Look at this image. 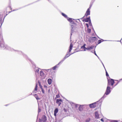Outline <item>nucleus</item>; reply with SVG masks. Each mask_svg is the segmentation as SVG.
Instances as JSON below:
<instances>
[{"label": "nucleus", "instance_id": "7c9ffc66", "mask_svg": "<svg viewBox=\"0 0 122 122\" xmlns=\"http://www.w3.org/2000/svg\"><path fill=\"white\" fill-rule=\"evenodd\" d=\"M105 70L106 71V76H109V75H108L107 72V71L106 69H105Z\"/></svg>", "mask_w": 122, "mask_h": 122}, {"label": "nucleus", "instance_id": "864d4df0", "mask_svg": "<svg viewBox=\"0 0 122 122\" xmlns=\"http://www.w3.org/2000/svg\"><path fill=\"white\" fill-rule=\"evenodd\" d=\"M98 37L99 38H99V37Z\"/></svg>", "mask_w": 122, "mask_h": 122}, {"label": "nucleus", "instance_id": "dca6fc26", "mask_svg": "<svg viewBox=\"0 0 122 122\" xmlns=\"http://www.w3.org/2000/svg\"><path fill=\"white\" fill-rule=\"evenodd\" d=\"M84 105H80L78 108V110L80 111H82L83 110V107Z\"/></svg>", "mask_w": 122, "mask_h": 122}, {"label": "nucleus", "instance_id": "6e6d98bb", "mask_svg": "<svg viewBox=\"0 0 122 122\" xmlns=\"http://www.w3.org/2000/svg\"><path fill=\"white\" fill-rule=\"evenodd\" d=\"M6 106H7V105H6Z\"/></svg>", "mask_w": 122, "mask_h": 122}, {"label": "nucleus", "instance_id": "5701e85b", "mask_svg": "<svg viewBox=\"0 0 122 122\" xmlns=\"http://www.w3.org/2000/svg\"><path fill=\"white\" fill-rule=\"evenodd\" d=\"M35 97L36 98L37 100H40V98L36 94L35 95Z\"/></svg>", "mask_w": 122, "mask_h": 122}, {"label": "nucleus", "instance_id": "f8f14e48", "mask_svg": "<svg viewBox=\"0 0 122 122\" xmlns=\"http://www.w3.org/2000/svg\"><path fill=\"white\" fill-rule=\"evenodd\" d=\"M71 36L72 35V33H73V32L76 31V30H75L76 28L73 25H71Z\"/></svg>", "mask_w": 122, "mask_h": 122}, {"label": "nucleus", "instance_id": "ddd939ff", "mask_svg": "<svg viewBox=\"0 0 122 122\" xmlns=\"http://www.w3.org/2000/svg\"><path fill=\"white\" fill-rule=\"evenodd\" d=\"M62 102V101L61 99H57L56 100V103L59 105V106H60L61 104V102Z\"/></svg>", "mask_w": 122, "mask_h": 122}, {"label": "nucleus", "instance_id": "bb28decb", "mask_svg": "<svg viewBox=\"0 0 122 122\" xmlns=\"http://www.w3.org/2000/svg\"><path fill=\"white\" fill-rule=\"evenodd\" d=\"M91 30L90 29L88 28L87 30V31L88 32L90 33L91 32Z\"/></svg>", "mask_w": 122, "mask_h": 122}, {"label": "nucleus", "instance_id": "0eeeda50", "mask_svg": "<svg viewBox=\"0 0 122 122\" xmlns=\"http://www.w3.org/2000/svg\"><path fill=\"white\" fill-rule=\"evenodd\" d=\"M96 39V37H91L89 38L88 41L90 42H93L95 41Z\"/></svg>", "mask_w": 122, "mask_h": 122}, {"label": "nucleus", "instance_id": "f03ea898", "mask_svg": "<svg viewBox=\"0 0 122 122\" xmlns=\"http://www.w3.org/2000/svg\"><path fill=\"white\" fill-rule=\"evenodd\" d=\"M73 46V44L72 43H71L70 44V47H69V51L68 52H67V53L66 54V55L62 59V60H61V62H63L67 57H69L70 56L71 54H73V53H72L71 54H69V53L70 52L71 50L72 49V47Z\"/></svg>", "mask_w": 122, "mask_h": 122}, {"label": "nucleus", "instance_id": "09e8293b", "mask_svg": "<svg viewBox=\"0 0 122 122\" xmlns=\"http://www.w3.org/2000/svg\"><path fill=\"white\" fill-rule=\"evenodd\" d=\"M97 56L98 57V58L99 59V57Z\"/></svg>", "mask_w": 122, "mask_h": 122}, {"label": "nucleus", "instance_id": "8fccbe9b", "mask_svg": "<svg viewBox=\"0 0 122 122\" xmlns=\"http://www.w3.org/2000/svg\"><path fill=\"white\" fill-rule=\"evenodd\" d=\"M11 12V11H9V13H10Z\"/></svg>", "mask_w": 122, "mask_h": 122}, {"label": "nucleus", "instance_id": "423d86ee", "mask_svg": "<svg viewBox=\"0 0 122 122\" xmlns=\"http://www.w3.org/2000/svg\"><path fill=\"white\" fill-rule=\"evenodd\" d=\"M99 101L97 102H96L94 103L91 104H89V106L91 108H94L97 106V103Z\"/></svg>", "mask_w": 122, "mask_h": 122}, {"label": "nucleus", "instance_id": "37998d69", "mask_svg": "<svg viewBox=\"0 0 122 122\" xmlns=\"http://www.w3.org/2000/svg\"><path fill=\"white\" fill-rule=\"evenodd\" d=\"M119 82V81L117 83V84H116V85L115 86H116V85H117L118 84V82Z\"/></svg>", "mask_w": 122, "mask_h": 122}, {"label": "nucleus", "instance_id": "de8ad7c7", "mask_svg": "<svg viewBox=\"0 0 122 122\" xmlns=\"http://www.w3.org/2000/svg\"><path fill=\"white\" fill-rule=\"evenodd\" d=\"M97 56L98 57V58L99 59V57Z\"/></svg>", "mask_w": 122, "mask_h": 122}, {"label": "nucleus", "instance_id": "39448f33", "mask_svg": "<svg viewBox=\"0 0 122 122\" xmlns=\"http://www.w3.org/2000/svg\"><path fill=\"white\" fill-rule=\"evenodd\" d=\"M111 89H112V88L110 86H107L105 92V94L106 95H108L111 92Z\"/></svg>", "mask_w": 122, "mask_h": 122}, {"label": "nucleus", "instance_id": "79ce46f5", "mask_svg": "<svg viewBox=\"0 0 122 122\" xmlns=\"http://www.w3.org/2000/svg\"><path fill=\"white\" fill-rule=\"evenodd\" d=\"M86 46V44H84L82 46H84V47H85V46Z\"/></svg>", "mask_w": 122, "mask_h": 122}, {"label": "nucleus", "instance_id": "9d476101", "mask_svg": "<svg viewBox=\"0 0 122 122\" xmlns=\"http://www.w3.org/2000/svg\"><path fill=\"white\" fill-rule=\"evenodd\" d=\"M67 19L68 20L71 24H75L74 21V19L68 17Z\"/></svg>", "mask_w": 122, "mask_h": 122}, {"label": "nucleus", "instance_id": "3c124183", "mask_svg": "<svg viewBox=\"0 0 122 122\" xmlns=\"http://www.w3.org/2000/svg\"><path fill=\"white\" fill-rule=\"evenodd\" d=\"M13 10V11H15V10Z\"/></svg>", "mask_w": 122, "mask_h": 122}, {"label": "nucleus", "instance_id": "49530a36", "mask_svg": "<svg viewBox=\"0 0 122 122\" xmlns=\"http://www.w3.org/2000/svg\"><path fill=\"white\" fill-rule=\"evenodd\" d=\"M97 56L98 57V58L99 59V57Z\"/></svg>", "mask_w": 122, "mask_h": 122}, {"label": "nucleus", "instance_id": "2f4dec72", "mask_svg": "<svg viewBox=\"0 0 122 122\" xmlns=\"http://www.w3.org/2000/svg\"><path fill=\"white\" fill-rule=\"evenodd\" d=\"M110 122H117V121L116 120H112Z\"/></svg>", "mask_w": 122, "mask_h": 122}, {"label": "nucleus", "instance_id": "a18cd8bd", "mask_svg": "<svg viewBox=\"0 0 122 122\" xmlns=\"http://www.w3.org/2000/svg\"><path fill=\"white\" fill-rule=\"evenodd\" d=\"M100 61H101V62L102 63H102H103L102 62V61L101 60H100Z\"/></svg>", "mask_w": 122, "mask_h": 122}, {"label": "nucleus", "instance_id": "1a4fd4ad", "mask_svg": "<svg viewBox=\"0 0 122 122\" xmlns=\"http://www.w3.org/2000/svg\"><path fill=\"white\" fill-rule=\"evenodd\" d=\"M91 6H90L89 8L88 9L85 14V16L83 17H84L85 16H86V17H87L88 15H90V10L91 8Z\"/></svg>", "mask_w": 122, "mask_h": 122}, {"label": "nucleus", "instance_id": "f3484780", "mask_svg": "<svg viewBox=\"0 0 122 122\" xmlns=\"http://www.w3.org/2000/svg\"><path fill=\"white\" fill-rule=\"evenodd\" d=\"M91 20L90 16L88 17L86 19L84 20V21L86 22H88L89 21H90Z\"/></svg>", "mask_w": 122, "mask_h": 122}, {"label": "nucleus", "instance_id": "393cba45", "mask_svg": "<svg viewBox=\"0 0 122 122\" xmlns=\"http://www.w3.org/2000/svg\"><path fill=\"white\" fill-rule=\"evenodd\" d=\"M58 111V109L57 108H56L54 111V113H56L57 114Z\"/></svg>", "mask_w": 122, "mask_h": 122}, {"label": "nucleus", "instance_id": "e433bc0d", "mask_svg": "<svg viewBox=\"0 0 122 122\" xmlns=\"http://www.w3.org/2000/svg\"><path fill=\"white\" fill-rule=\"evenodd\" d=\"M94 54L96 56H97V55L96 53V52H95V51H94Z\"/></svg>", "mask_w": 122, "mask_h": 122}, {"label": "nucleus", "instance_id": "c03bdc74", "mask_svg": "<svg viewBox=\"0 0 122 122\" xmlns=\"http://www.w3.org/2000/svg\"><path fill=\"white\" fill-rule=\"evenodd\" d=\"M102 65H103V66L104 67V68H105V67L104 66V64H103V63H102Z\"/></svg>", "mask_w": 122, "mask_h": 122}, {"label": "nucleus", "instance_id": "f257e3e1", "mask_svg": "<svg viewBox=\"0 0 122 122\" xmlns=\"http://www.w3.org/2000/svg\"><path fill=\"white\" fill-rule=\"evenodd\" d=\"M0 47L2 49H7L10 50L12 51H17L18 53L20 54H22L24 56L26 57L27 59L29 61L31 62L32 64H34L33 62H32L30 59L28 58L27 57L26 55L24 54L21 51H18V50H15L11 48L10 47L8 46L7 45H5L4 42L3 41L2 39V36L1 33H0Z\"/></svg>", "mask_w": 122, "mask_h": 122}, {"label": "nucleus", "instance_id": "c85d7f7f", "mask_svg": "<svg viewBox=\"0 0 122 122\" xmlns=\"http://www.w3.org/2000/svg\"><path fill=\"white\" fill-rule=\"evenodd\" d=\"M89 25L90 26H92V23L91 22V20L90 21H89Z\"/></svg>", "mask_w": 122, "mask_h": 122}, {"label": "nucleus", "instance_id": "c9c22d12", "mask_svg": "<svg viewBox=\"0 0 122 122\" xmlns=\"http://www.w3.org/2000/svg\"><path fill=\"white\" fill-rule=\"evenodd\" d=\"M101 120L102 122H104V120L103 119V118H102L101 119Z\"/></svg>", "mask_w": 122, "mask_h": 122}, {"label": "nucleus", "instance_id": "b1692460", "mask_svg": "<svg viewBox=\"0 0 122 122\" xmlns=\"http://www.w3.org/2000/svg\"><path fill=\"white\" fill-rule=\"evenodd\" d=\"M39 68H37V69H36V70H35V72L36 74H39Z\"/></svg>", "mask_w": 122, "mask_h": 122}, {"label": "nucleus", "instance_id": "6e6552de", "mask_svg": "<svg viewBox=\"0 0 122 122\" xmlns=\"http://www.w3.org/2000/svg\"><path fill=\"white\" fill-rule=\"evenodd\" d=\"M3 16L2 15L0 14V28L1 26L3 23L4 22V20L5 18V16L4 17V18L3 20H2Z\"/></svg>", "mask_w": 122, "mask_h": 122}, {"label": "nucleus", "instance_id": "c756f323", "mask_svg": "<svg viewBox=\"0 0 122 122\" xmlns=\"http://www.w3.org/2000/svg\"><path fill=\"white\" fill-rule=\"evenodd\" d=\"M37 90V87H35V89L34 90V92L35 93H36V91Z\"/></svg>", "mask_w": 122, "mask_h": 122}, {"label": "nucleus", "instance_id": "4be33fe9", "mask_svg": "<svg viewBox=\"0 0 122 122\" xmlns=\"http://www.w3.org/2000/svg\"><path fill=\"white\" fill-rule=\"evenodd\" d=\"M61 14L65 18H68L67 16V15H66L64 14V13H61Z\"/></svg>", "mask_w": 122, "mask_h": 122}, {"label": "nucleus", "instance_id": "a19ab883", "mask_svg": "<svg viewBox=\"0 0 122 122\" xmlns=\"http://www.w3.org/2000/svg\"><path fill=\"white\" fill-rule=\"evenodd\" d=\"M37 84L36 85V87H37Z\"/></svg>", "mask_w": 122, "mask_h": 122}, {"label": "nucleus", "instance_id": "72a5a7b5", "mask_svg": "<svg viewBox=\"0 0 122 122\" xmlns=\"http://www.w3.org/2000/svg\"><path fill=\"white\" fill-rule=\"evenodd\" d=\"M59 97V95H56V97L58 98Z\"/></svg>", "mask_w": 122, "mask_h": 122}, {"label": "nucleus", "instance_id": "7ed1b4c3", "mask_svg": "<svg viewBox=\"0 0 122 122\" xmlns=\"http://www.w3.org/2000/svg\"><path fill=\"white\" fill-rule=\"evenodd\" d=\"M62 63L61 62V61L58 64L56 65L55 66L53 67L51 69H48L47 70L43 69V70H45L47 72L49 71H51V69H52L53 70H55L56 68H58L59 67V65L60 63Z\"/></svg>", "mask_w": 122, "mask_h": 122}, {"label": "nucleus", "instance_id": "a878e982", "mask_svg": "<svg viewBox=\"0 0 122 122\" xmlns=\"http://www.w3.org/2000/svg\"><path fill=\"white\" fill-rule=\"evenodd\" d=\"M73 105H74L75 107V108H76L77 106H78L79 105H78V104H74V103H73Z\"/></svg>", "mask_w": 122, "mask_h": 122}, {"label": "nucleus", "instance_id": "9b49d317", "mask_svg": "<svg viewBox=\"0 0 122 122\" xmlns=\"http://www.w3.org/2000/svg\"><path fill=\"white\" fill-rule=\"evenodd\" d=\"M40 74L42 79H43L45 78V74L42 71H40Z\"/></svg>", "mask_w": 122, "mask_h": 122}, {"label": "nucleus", "instance_id": "2eb2a0df", "mask_svg": "<svg viewBox=\"0 0 122 122\" xmlns=\"http://www.w3.org/2000/svg\"><path fill=\"white\" fill-rule=\"evenodd\" d=\"M106 94H105V92L103 96L101 98L99 101H101V102H102L103 99L106 97Z\"/></svg>", "mask_w": 122, "mask_h": 122}, {"label": "nucleus", "instance_id": "aec40b11", "mask_svg": "<svg viewBox=\"0 0 122 122\" xmlns=\"http://www.w3.org/2000/svg\"><path fill=\"white\" fill-rule=\"evenodd\" d=\"M52 80L50 78L48 79L47 80V82L48 84L50 85H51V83Z\"/></svg>", "mask_w": 122, "mask_h": 122}, {"label": "nucleus", "instance_id": "a211bd4d", "mask_svg": "<svg viewBox=\"0 0 122 122\" xmlns=\"http://www.w3.org/2000/svg\"><path fill=\"white\" fill-rule=\"evenodd\" d=\"M95 114L96 118H98L99 117V115L98 112H95Z\"/></svg>", "mask_w": 122, "mask_h": 122}, {"label": "nucleus", "instance_id": "58836bf2", "mask_svg": "<svg viewBox=\"0 0 122 122\" xmlns=\"http://www.w3.org/2000/svg\"><path fill=\"white\" fill-rule=\"evenodd\" d=\"M54 115L55 116H56V113H54Z\"/></svg>", "mask_w": 122, "mask_h": 122}, {"label": "nucleus", "instance_id": "473e14b6", "mask_svg": "<svg viewBox=\"0 0 122 122\" xmlns=\"http://www.w3.org/2000/svg\"><path fill=\"white\" fill-rule=\"evenodd\" d=\"M41 111V109L39 107L38 108V113L40 112Z\"/></svg>", "mask_w": 122, "mask_h": 122}, {"label": "nucleus", "instance_id": "412c9836", "mask_svg": "<svg viewBox=\"0 0 122 122\" xmlns=\"http://www.w3.org/2000/svg\"><path fill=\"white\" fill-rule=\"evenodd\" d=\"M81 49H82V51H86V50H87L86 48L85 47L82 46H81Z\"/></svg>", "mask_w": 122, "mask_h": 122}, {"label": "nucleus", "instance_id": "5fc2aeb1", "mask_svg": "<svg viewBox=\"0 0 122 122\" xmlns=\"http://www.w3.org/2000/svg\"><path fill=\"white\" fill-rule=\"evenodd\" d=\"M121 40H122V39H121V40L120 41H121Z\"/></svg>", "mask_w": 122, "mask_h": 122}, {"label": "nucleus", "instance_id": "4c0bfd02", "mask_svg": "<svg viewBox=\"0 0 122 122\" xmlns=\"http://www.w3.org/2000/svg\"><path fill=\"white\" fill-rule=\"evenodd\" d=\"M42 92L43 93H44V90H43V89H42Z\"/></svg>", "mask_w": 122, "mask_h": 122}, {"label": "nucleus", "instance_id": "20e7f679", "mask_svg": "<svg viewBox=\"0 0 122 122\" xmlns=\"http://www.w3.org/2000/svg\"><path fill=\"white\" fill-rule=\"evenodd\" d=\"M114 83V80L110 79H109L108 80V86H110V85L113 86Z\"/></svg>", "mask_w": 122, "mask_h": 122}, {"label": "nucleus", "instance_id": "603ef678", "mask_svg": "<svg viewBox=\"0 0 122 122\" xmlns=\"http://www.w3.org/2000/svg\"><path fill=\"white\" fill-rule=\"evenodd\" d=\"M40 87L41 88V86H40Z\"/></svg>", "mask_w": 122, "mask_h": 122}, {"label": "nucleus", "instance_id": "6ab92c4d", "mask_svg": "<svg viewBox=\"0 0 122 122\" xmlns=\"http://www.w3.org/2000/svg\"><path fill=\"white\" fill-rule=\"evenodd\" d=\"M94 47V46H89L87 48V50H90L92 49Z\"/></svg>", "mask_w": 122, "mask_h": 122}, {"label": "nucleus", "instance_id": "4468645a", "mask_svg": "<svg viewBox=\"0 0 122 122\" xmlns=\"http://www.w3.org/2000/svg\"><path fill=\"white\" fill-rule=\"evenodd\" d=\"M42 120L43 122H46L47 120L46 116L45 115L43 116L42 117Z\"/></svg>", "mask_w": 122, "mask_h": 122}, {"label": "nucleus", "instance_id": "ea45409f", "mask_svg": "<svg viewBox=\"0 0 122 122\" xmlns=\"http://www.w3.org/2000/svg\"><path fill=\"white\" fill-rule=\"evenodd\" d=\"M101 40H102V41H107V40H103V39H102Z\"/></svg>", "mask_w": 122, "mask_h": 122}, {"label": "nucleus", "instance_id": "cd10ccee", "mask_svg": "<svg viewBox=\"0 0 122 122\" xmlns=\"http://www.w3.org/2000/svg\"><path fill=\"white\" fill-rule=\"evenodd\" d=\"M102 42L101 40H99L97 41V43L98 44H99L101 43Z\"/></svg>", "mask_w": 122, "mask_h": 122}, {"label": "nucleus", "instance_id": "f704fd0d", "mask_svg": "<svg viewBox=\"0 0 122 122\" xmlns=\"http://www.w3.org/2000/svg\"><path fill=\"white\" fill-rule=\"evenodd\" d=\"M86 26H87V28H88L89 27V25L88 24L86 23Z\"/></svg>", "mask_w": 122, "mask_h": 122}]
</instances>
